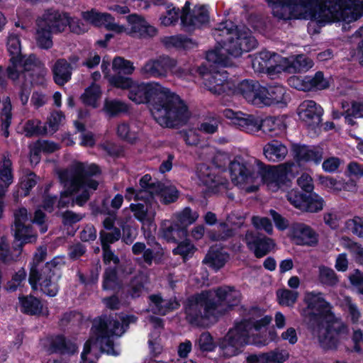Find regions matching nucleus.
Instances as JSON below:
<instances>
[{"label":"nucleus","instance_id":"23","mask_svg":"<svg viewBox=\"0 0 363 363\" xmlns=\"http://www.w3.org/2000/svg\"><path fill=\"white\" fill-rule=\"evenodd\" d=\"M225 116L233 119V123L246 133H255L260 130V120L253 115L227 110Z\"/></svg>","mask_w":363,"mask_h":363},{"label":"nucleus","instance_id":"45","mask_svg":"<svg viewBox=\"0 0 363 363\" xmlns=\"http://www.w3.org/2000/svg\"><path fill=\"white\" fill-rule=\"evenodd\" d=\"M117 135L121 140L132 144L138 138L137 128L125 122L118 124Z\"/></svg>","mask_w":363,"mask_h":363},{"label":"nucleus","instance_id":"31","mask_svg":"<svg viewBox=\"0 0 363 363\" xmlns=\"http://www.w3.org/2000/svg\"><path fill=\"white\" fill-rule=\"evenodd\" d=\"M149 298L151 301V311L156 314L164 315L179 306V303L175 299H163L160 295L153 294L150 296Z\"/></svg>","mask_w":363,"mask_h":363},{"label":"nucleus","instance_id":"43","mask_svg":"<svg viewBox=\"0 0 363 363\" xmlns=\"http://www.w3.org/2000/svg\"><path fill=\"white\" fill-rule=\"evenodd\" d=\"M0 179L4 184H1L5 188V192L7 188L13 182L12 162L9 158V154L6 152L3 155L2 160L0 163Z\"/></svg>","mask_w":363,"mask_h":363},{"label":"nucleus","instance_id":"16","mask_svg":"<svg viewBox=\"0 0 363 363\" xmlns=\"http://www.w3.org/2000/svg\"><path fill=\"white\" fill-rule=\"evenodd\" d=\"M244 241L248 249L253 252L257 258H261L267 255L275 245L272 239L252 230L246 232Z\"/></svg>","mask_w":363,"mask_h":363},{"label":"nucleus","instance_id":"24","mask_svg":"<svg viewBox=\"0 0 363 363\" xmlns=\"http://www.w3.org/2000/svg\"><path fill=\"white\" fill-rule=\"evenodd\" d=\"M292 152L298 162H313L318 164L323 159V150L319 147L294 144Z\"/></svg>","mask_w":363,"mask_h":363},{"label":"nucleus","instance_id":"38","mask_svg":"<svg viewBox=\"0 0 363 363\" xmlns=\"http://www.w3.org/2000/svg\"><path fill=\"white\" fill-rule=\"evenodd\" d=\"M112 69L114 74L108 76V81L111 85V80L115 77L129 78L126 75L131 74L134 71L135 67L130 61L125 60L121 57H116L113 60Z\"/></svg>","mask_w":363,"mask_h":363},{"label":"nucleus","instance_id":"3","mask_svg":"<svg viewBox=\"0 0 363 363\" xmlns=\"http://www.w3.org/2000/svg\"><path fill=\"white\" fill-rule=\"evenodd\" d=\"M240 302V293L233 287L222 286L203 291L189 296L184 305L186 320L201 326L206 320L217 318Z\"/></svg>","mask_w":363,"mask_h":363},{"label":"nucleus","instance_id":"5","mask_svg":"<svg viewBox=\"0 0 363 363\" xmlns=\"http://www.w3.org/2000/svg\"><path fill=\"white\" fill-rule=\"evenodd\" d=\"M100 174V168L95 164L78 162L72 165L69 172L60 175L67 189L61 193L57 207L62 208L75 204L83 206L98 189L99 182L93 177Z\"/></svg>","mask_w":363,"mask_h":363},{"label":"nucleus","instance_id":"32","mask_svg":"<svg viewBox=\"0 0 363 363\" xmlns=\"http://www.w3.org/2000/svg\"><path fill=\"white\" fill-rule=\"evenodd\" d=\"M52 72L54 82L60 86H63L72 77V70L65 58L58 59L54 64Z\"/></svg>","mask_w":363,"mask_h":363},{"label":"nucleus","instance_id":"26","mask_svg":"<svg viewBox=\"0 0 363 363\" xmlns=\"http://www.w3.org/2000/svg\"><path fill=\"white\" fill-rule=\"evenodd\" d=\"M259 107L269 106L274 104H286V90L281 85L263 86Z\"/></svg>","mask_w":363,"mask_h":363},{"label":"nucleus","instance_id":"54","mask_svg":"<svg viewBox=\"0 0 363 363\" xmlns=\"http://www.w3.org/2000/svg\"><path fill=\"white\" fill-rule=\"evenodd\" d=\"M272 57V54L269 51L263 50L259 52L257 54L252 62L253 67L256 68L257 67L259 72L269 69L272 67V64L271 63Z\"/></svg>","mask_w":363,"mask_h":363},{"label":"nucleus","instance_id":"56","mask_svg":"<svg viewBox=\"0 0 363 363\" xmlns=\"http://www.w3.org/2000/svg\"><path fill=\"white\" fill-rule=\"evenodd\" d=\"M101 96L100 87L98 85L92 84L85 89L82 95V100L88 106H96V101Z\"/></svg>","mask_w":363,"mask_h":363},{"label":"nucleus","instance_id":"44","mask_svg":"<svg viewBox=\"0 0 363 363\" xmlns=\"http://www.w3.org/2000/svg\"><path fill=\"white\" fill-rule=\"evenodd\" d=\"M161 182L153 179L148 174L141 177L139 181L140 186V191H143V195L145 196V200H147L149 197H152V195L155 194L158 188L161 186Z\"/></svg>","mask_w":363,"mask_h":363},{"label":"nucleus","instance_id":"50","mask_svg":"<svg viewBox=\"0 0 363 363\" xmlns=\"http://www.w3.org/2000/svg\"><path fill=\"white\" fill-rule=\"evenodd\" d=\"M289 357V354L285 350L276 349L267 353L259 354V359L261 363H283Z\"/></svg>","mask_w":363,"mask_h":363},{"label":"nucleus","instance_id":"1","mask_svg":"<svg viewBox=\"0 0 363 363\" xmlns=\"http://www.w3.org/2000/svg\"><path fill=\"white\" fill-rule=\"evenodd\" d=\"M112 86L128 89V98L135 104H149L152 116L162 127L179 128L186 124L190 112L181 97L156 83L135 84L131 78L115 77Z\"/></svg>","mask_w":363,"mask_h":363},{"label":"nucleus","instance_id":"59","mask_svg":"<svg viewBox=\"0 0 363 363\" xmlns=\"http://www.w3.org/2000/svg\"><path fill=\"white\" fill-rule=\"evenodd\" d=\"M121 238L120 228H114L109 230H101L99 233V239L101 246H111V244L119 240Z\"/></svg>","mask_w":363,"mask_h":363},{"label":"nucleus","instance_id":"48","mask_svg":"<svg viewBox=\"0 0 363 363\" xmlns=\"http://www.w3.org/2000/svg\"><path fill=\"white\" fill-rule=\"evenodd\" d=\"M175 221L179 225L187 229V227L194 223L199 218L196 211H193L189 207L184 208L182 211L175 214Z\"/></svg>","mask_w":363,"mask_h":363},{"label":"nucleus","instance_id":"57","mask_svg":"<svg viewBox=\"0 0 363 363\" xmlns=\"http://www.w3.org/2000/svg\"><path fill=\"white\" fill-rule=\"evenodd\" d=\"M24 130L27 137L48 134L46 125H42L41 122L38 121H28L25 124Z\"/></svg>","mask_w":363,"mask_h":363},{"label":"nucleus","instance_id":"39","mask_svg":"<svg viewBox=\"0 0 363 363\" xmlns=\"http://www.w3.org/2000/svg\"><path fill=\"white\" fill-rule=\"evenodd\" d=\"M43 25L38 20L36 21L35 39L38 48L49 50L53 45L52 34L55 33Z\"/></svg>","mask_w":363,"mask_h":363},{"label":"nucleus","instance_id":"51","mask_svg":"<svg viewBox=\"0 0 363 363\" xmlns=\"http://www.w3.org/2000/svg\"><path fill=\"white\" fill-rule=\"evenodd\" d=\"M308 91L312 89H325L329 87L328 81L324 77V74L322 72H317L313 76L306 75L305 76Z\"/></svg>","mask_w":363,"mask_h":363},{"label":"nucleus","instance_id":"14","mask_svg":"<svg viewBox=\"0 0 363 363\" xmlns=\"http://www.w3.org/2000/svg\"><path fill=\"white\" fill-rule=\"evenodd\" d=\"M177 61L167 55H161L147 60L140 68V74L145 78H163L173 72Z\"/></svg>","mask_w":363,"mask_h":363},{"label":"nucleus","instance_id":"28","mask_svg":"<svg viewBox=\"0 0 363 363\" xmlns=\"http://www.w3.org/2000/svg\"><path fill=\"white\" fill-rule=\"evenodd\" d=\"M160 230L162 237L168 242H179L185 240L187 237V229H184L175 220H164L162 223Z\"/></svg>","mask_w":363,"mask_h":363},{"label":"nucleus","instance_id":"12","mask_svg":"<svg viewBox=\"0 0 363 363\" xmlns=\"http://www.w3.org/2000/svg\"><path fill=\"white\" fill-rule=\"evenodd\" d=\"M64 265L61 258L55 257L45 263L44 267L39 273L36 284L40 281L41 291L46 295L55 296L59 290L57 281L60 277V269Z\"/></svg>","mask_w":363,"mask_h":363},{"label":"nucleus","instance_id":"13","mask_svg":"<svg viewBox=\"0 0 363 363\" xmlns=\"http://www.w3.org/2000/svg\"><path fill=\"white\" fill-rule=\"evenodd\" d=\"M14 225L12 230L16 243H14L13 247L21 252L24 243L33 242L36 239V235L33 232L32 226L29 221V217L27 209L25 208H19L14 212Z\"/></svg>","mask_w":363,"mask_h":363},{"label":"nucleus","instance_id":"19","mask_svg":"<svg viewBox=\"0 0 363 363\" xmlns=\"http://www.w3.org/2000/svg\"><path fill=\"white\" fill-rule=\"evenodd\" d=\"M209 22V13L204 6H196L189 15L182 17V27L184 31L192 32L206 26Z\"/></svg>","mask_w":363,"mask_h":363},{"label":"nucleus","instance_id":"8","mask_svg":"<svg viewBox=\"0 0 363 363\" xmlns=\"http://www.w3.org/2000/svg\"><path fill=\"white\" fill-rule=\"evenodd\" d=\"M280 20L310 19L322 26L323 0H266Z\"/></svg>","mask_w":363,"mask_h":363},{"label":"nucleus","instance_id":"29","mask_svg":"<svg viewBox=\"0 0 363 363\" xmlns=\"http://www.w3.org/2000/svg\"><path fill=\"white\" fill-rule=\"evenodd\" d=\"M130 208L133 212L135 218L143 225L151 227L154 225L156 212L152 204L145 201V203H131Z\"/></svg>","mask_w":363,"mask_h":363},{"label":"nucleus","instance_id":"22","mask_svg":"<svg viewBox=\"0 0 363 363\" xmlns=\"http://www.w3.org/2000/svg\"><path fill=\"white\" fill-rule=\"evenodd\" d=\"M292 234L296 243L298 245L313 247L318 242V233L305 223H294L292 226Z\"/></svg>","mask_w":363,"mask_h":363},{"label":"nucleus","instance_id":"34","mask_svg":"<svg viewBox=\"0 0 363 363\" xmlns=\"http://www.w3.org/2000/svg\"><path fill=\"white\" fill-rule=\"evenodd\" d=\"M128 22L131 25L130 30L135 33H138L140 36H154L157 30L147 23L140 16L137 14H131L127 17Z\"/></svg>","mask_w":363,"mask_h":363},{"label":"nucleus","instance_id":"18","mask_svg":"<svg viewBox=\"0 0 363 363\" xmlns=\"http://www.w3.org/2000/svg\"><path fill=\"white\" fill-rule=\"evenodd\" d=\"M323 109L314 101H304L299 106V117L305 124L314 130L322 122Z\"/></svg>","mask_w":363,"mask_h":363},{"label":"nucleus","instance_id":"4","mask_svg":"<svg viewBox=\"0 0 363 363\" xmlns=\"http://www.w3.org/2000/svg\"><path fill=\"white\" fill-rule=\"evenodd\" d=\"M272 321V317L263 316V311L258 307H252L244 315L242 320L235 323L234 327L220 342V349L225 357H230L239 353L240 347L245 345H254L257 347L265 346L274 340L275 332L270 330L266 335H261L259 332L265 328Z\"/></svg>","mask_w":363,"mask_h":363},{"label":"nucleus","instance_id":"35","mask_svg":"<svg viewBox=\"0 0 363 363\" xmlns=\"http://www.w3.org/2000/svg\"><path fill=\"white\" fill-rule=\"evenodd\" d=\"M263 152L269 161L277 162L283 160L286 157L288 149L281 142L273 140L265 145Z\"/></svg>","mask_w":363,"mask_h":363},{"label":"nucleus","instance_id":"20","mask_svg":"<svg viewBox=\"0 0 363 363\" xmlns=\"http://www.w3.org/2000/svg\"><path fill=\"white\" fill-rule=\"evenodd\" d=\"M262 87L257 81L245 79L238 84L234 91L243 96L247 102L259 107Z\"/></svg>","mask_w":363,"mask_h":363},{"label":"nucleus","instance_id":"41","mask_svg":"<svg viewBox=\"0 0 363 363\" xmlns=\"http://www.w3.org/2000/svg\"><path fill=\"white\" fill-rule=\"evenodd\" d=\"M52 352L60 354H74L77 350L75 343L67 340L63 335H57L53 337L50 342Z\"/></svg>","mask_w":363,"mask_h":363},{"label":"nucleus","instance_id":"55","mask_svg":"<svg viewBox=\"0 0 363 363\" xmlns=\"http://www.w3.org/2000/svg\"><path fill=\"white\" fill-rule=\"evenodd\" d=\"M195 347L201 352H212L216 348V343L208 332H203L196 340Z\"/></svg>","mask_w":363,"mask_h":363},{"label":"nucleus","instance_id":"64","mask_svg":"<svg viewBox=\"0 0 363 363\" xmlns=\"http://www.w3.org/2000/svg\"><path fill=\"white\" fill-rule=\"evenodd\" d=\"M104 107L106 111L111 116H115L120 113H125L128 110V106L124 102L116 99L106 100Z\"/></svg>","mask_w":363,"mask_h":363},{"label":"nucleus","instance_id":"53","mask_svg":"<svg viewBox=\"0 0 363 363\" xmlns=\"http://www.w3.org/2000/svg\"><path fill=\"white\" fill-rule=\"evenodd\" d=\"M324 201L322 197L314 194L307 195L302 211L316 213L323 208Z\"/></svg>","mask_w":363,"mask_h":363},{"label":"nucleus","instance_id":"21","mask_svg":"<svg viewBox=\"0 0 363 363\" xmlns=\"http://www.w3.org/2000/svg\"><path fill=\"white\" fill-rule=\"evenodd\" d=\"M299 170V165L294 162H286L280 165L272 173L271 185H274L277 188L289 186L291 179L298 174Z\"/></svg>","mask_w":363,"mask_h":363},{"label":"nucleus","instance_id":"63","mask_svg":"<svg viewBox=\"0 0 363 363\" xmlns=\"http://www.w3.org/2000/svg\"><path fill=\"white\" fill-rule=\"evenodd\" d=\"M306 196V193H302L297 189H292L286 194V198L289 203L301 211H302L304 206Z\"/></svg>","mask_w":363,"mask_h":363},{"label":"nucleus","instance_id":"15","mask_svg":"<svg viewBox=\"0 0 363 363\" xmlns=\"http://www.w3.org/2000/svg\"><path fill=\"white\" fill-rule=\"evenodd\" d=\"M201 68H199L201 70ZM203 84L204 86L212 94L215 95H221L223 94H230L233 92L234 86L228 81V73L227 71L220 69L219 71L203 73Z\"/></svg>","mask_w":363,"mask_h":363},{"label":"nucleus","instance_id":"46","mask_svg":"<svg viewBox=\"0 0 363 363\" xmlns=\"http://www.w3.org/2000/svg\"><path fill=\"white\" fill-rule=\"evenodd\" d=\"M155 194H158L160 201L165 205L174 203L179 196V192L176 187L172 186H165L162 183Z\"/></svg>","mask_w":363,"mask_h":363},{"label":"nucleus","instance_id":"61","mask_svg":"<svg viewBox=\"0 0 363 363\" xmlns=\"http://www.w3.org/2000/svg\"><path fill=\"white\" fill-rule=\"evenodd\" d=\"M279 302L282 306H293L296 302L298 293L289 289H281L277 291Z\"/></svg>","mask_w":363,"mask_h":363},{"label":"nucleus","instance_id":"6","mask_svg":"<svg viewBox=\"0 0 363 363\" xmlns=\"http://www.w3.org/2000/svg\"><path fill=\"white\" fill-rule=\"evenodd\" d=\"M212 35L219 47L206 52V60L213 64L227 67L228 59L223 50L235 57L256 48L257 40L247 30H240L231 21L220 23L212 30Z\"/></svg>","mask_w":363,"mask_h":363},{"label":"nucleus","instance_id":"49","mask_svg":"<svg viewBox=\"0 0 363 363\" xmlns=\"http://www.w3.org/2000/svg\"><path fill=\"white\" fill-rule=\"evenodd\" d=\"M342 245L343 247L350 251L357 263L363 264V247L362 245L347 237L342 238Z\"/></svg>","mask_w":363,"mask_h":363},{"label":"nucleus","instance_id":"30","mask_svg":"<svg viewBox=\"0 0 363 363\" xmlns=\"http://www.w3.org/2000/svg\"><path fill=\"white\" fill-rule=\"evenodd\" d=\"M47 256V248L40 247L34 255L33 262L30 263L28 281L33 289H36V280L38 279L39 273L44 267V261Z\"/></svg>","mask_w":363,"mask_h":363},{"label":"nucleus","instance_id":"7","mask_svg":"<svg viewBox=\"0 0 363 363\" xmlns=\"http://www.w3.org/2000/svg\"><path fill=\"white\" fill-rule=\"evenodd\" d=\"M137 319L133 315L115 318L105 315L95 319L91 328L94 337L85 342L81 354L83 363L95 362L86 357L91 352L92 345L99 347L102 352L117 355L118 353L114 350L113 337L121 336L128 330L129 325L136 323Z\"/></svg>","mask_w":363,"mask_h":363},{"label":"nucleus","instance_id":"40","mask_svg":"<svg viewBox=\"0 0 363 363\" xmlns=\"http://www.w3.org/2000/svg\"><path fill=\"white\" fill-rule=\"evenodd\" d=\"M235 230L225 222L220 223L216 228L207 232L208 238L214 242H225L235 235Z\"/></svg>","mask_w":363,"mask_h":363},{"label":"nucleus","instance_id":"62","mask_svg":"<svg viewBox=\"0 0 363 363\" xmlns=\"http://www.w3.org/2000/svg\"><path fill=\"white\" fill-rule=\"evenodd\" d=\"M65 119V115L62 111H53L48 118V121L44 124L48 127L50 134L55 133L60 127L62 121Z\"/></svg>","mask_w":363,"mask_h":363},{"label":"nucleus","instance_id":"58","mask_svg":"<svg viewBox=\"0 0 363 363\" xmlns=\"http://www.w3.org/2000/svg\"><path fill=\"white\" fill-rule=\"evenodd\" d=\"M345 229L358 238H363V217L354 216L345 223Z\"/></svg>","mask_w":363,"mask_h":363},{"label":"nucleus","instance_id":"25","mask_svg":"<svg viewBox=\"0 0 363 363\" xmlns=\"http://www.w3.org/2000/svg\"><path fill=\"white\" fill-rule=\"evenodd\" d=\"M147 245L151 246V247L147 248L146 245L143 242H135L132 246V253L134 255H143V261L147 266L150 267L158 254L155 250L160 248V245L156 242L154 236L148 237Z\"/></svg>","mask_w":363,"mask_h":363},{"label":"nucleus","instance_id":"9","mask_svg":"<svg viewBox=\"0 0 363 363\" xmlns=\"http://www.w3.org/2000/svg\"><path fill=\"white\" fill-rule=\"evenodd\" d=\"M7 50L11 57L9 61L11 66L7 68L8 77L13 80L20 77L30 78V83H35L34 76L36 75L38 79H41L45 69L40 60L35 55H30L24 61L21 57V43L18 34L10 33L7 39Z\"/></svg>","mask_w":363,"mask_h":363},{"label":"nucleus","instance_id":"33","mask_svg":"<svg viewBox=\"0 0 363 363\" xmlns=\"http://www.w3.org/2000/svg\"><path fill=\"white\" fill-rule=\"evenodd\" d=\"M228 259L229 255L227 252L211 247L206 255L203 263L215 271H218L224 267Z\"/></svg>","mask_w":363,"mask_h":363},{"label":"nucleus","instance_id":"37","mask_svg":"<svg viewBox=\"0 0 363 363\" xmlns=\"http://www.w3.org/2000/svg\"><path fill=\"white\" fill-rule=\"evenodd\" d=\"M260 130L269 137H277L284 133L286 125L280 119L274 117L260 120Z\"/></svg>","mask_w":363,"mask_h":363},{"label":"nucleus","instance_id":"2","mask_svg":"<svg viewBox=\"0 0 363 363\" xmlns=\"http://www.w3.org/2000/svg\"><path fill=\"white\" fill-rule=\"evenodd\" d=\"M307 306L302 316L307 328L320 347L325 350H336L340 342L348 337L349 328L330 311V306L322 293L314 291L305 298Z\"/></svg>","mask_w":363,"mask_h":363},{"label":"nucleus","instance_id":"11","mask_svg":"<svg viewBox=\"0 0 363 363\" xmlns=\"http://www.w3.org/2000/svg\"><path fill=\"white\" fill-rule=\"evenodd\" d=\"M261 164L255 158L236 157L229 164L232 182L236 185L255 183L262 175Z\"/></svg>","mask_w":363,"mask_h":363},{"label":"nucleus","instance_id":"27","mask_svg":"<svg viewBox=\"0 0 363 363\" xmlns=\"http://www.w3.org/2000/svg\"><path fill=\"white\" fill-rule=\"evenodd\" d=\"M83 18L96 26H104L107 30L121 33L123 28L114 22V18L107 13H97L93 11L84 12Z\"/></svg>","mask_w":363,"mask_h":363},{"label":"nucleus","instance_id":"60","mask_svg":"<svg viewBox=\"0 0 363 363\" xmlns=\"http://www.w3.org/2000/svg\"><path fill=\"white\" fill-rule=\"evenodd\" d=\"M319 281L323 285L333 286L337 284L338 279L333 269L323 266L319 267Z\"/></svg>","mask_w":363,"mask_h":363},{"label":"nucleus","instance_id":"17","mask_svg":"<svg viewBox=\"0 0 363 363\" xmlns=\"http://www.w3.org/2000/svg\"><path fill=\"white\" fill-rule=\"evenodd\" d=\"M38 20L54 33H60L66 29L69 23V14L55 9H48Z\"/></svg>","mask_w":363,"mask_h":363},{"label":"nucleus","instance_id":"36","mask_svg":"<svg viewBox=\"0 0 363 363\" xmlns=\"http://www.w3.org/2000/svg\"><path fill=\"white\" fill-rule=\"evenodd\" d=\"M286 61V69L289 72H306L313 65V61L304 55L291 56Z\"/></svg>","mask_w":363,"mask_h":363},{"label":"nucleus","instance_id":"42","mask_svg":"<svg viewBox=\"0 0 363 363\" xmlns=\"http://www.w3.org/2000/svg\"><path fill=\"white\" fill-rule=\"evenodd\" d=\"M21 311L28 315H38L41 313L43 305L40 301L33 296H19Z\"/></svg>","mask_w":363,"mask_h":363},{"label":"nucleus","instance_id":"52","mask_svg":"<svg viewBox=\"0 0 363 363\" xmlns=\"http://www.w3.org/2000/svg\"><path fill=\"white\" fill-rule=\"evenodd\" d=\"M119 287L118 274L116 268H107L103 276L104 290H115Z\"/></svg>","mask_w":363,"mask_h":363},{"label":"nucleus","instance_id":"10","mask_svg":"<svg viewBox=\"0 0 363 363\" xmlns=\"http://www.w3.org/2000/svg\"><path fill=\"white\" fill-rule=\"evenodd\" d=\"M322 26L342 20L354 21L363 15V0H323Z\"/></svg>","mask_w":363,"mask_h":363},{"label":"nucleus","instance_id":"47","mask_svg":"<svg viewBox=\"0 0 363 363\" xmlns=\"http://www.w3.org/2000/svg\"><path fill=\"white\" fill-rule=\"evenodd\" d=\"M11 104L9 98H7L3 101L1 111H0L1 130L5 138H8L9 135V127L11 125Z\"/></svg>","mask_w":363,"mask_h":363}]
</instances>
